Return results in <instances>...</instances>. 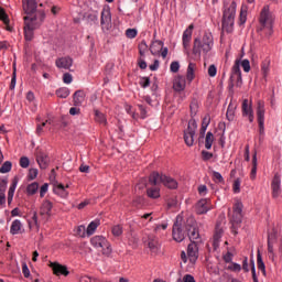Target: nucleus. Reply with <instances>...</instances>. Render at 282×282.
I'll list each match as a JSON object with an SVG mask.
<instances>
[{
  "instance_id": "47",
  "label": "nucleus",
  "mask_w": 282,
  "mask_h": 282,
  "mask_svg": "<svg viewBox=\"0 0 282 282\" xmlns=\"http://www.w3.org/2000/svg\"><path fill=\"white\" fill-rule=\"evenodd\" d=\"M189 109L192 118L197 116V110L199 109V105L197 104V101H192L189 105Z\"/></svg>"
},
{
  "instance_id": "9",
  "label": "nucleus",
  "mask_w": 282,
  "mask_h": 282,
  "mask_svg": "<svg viewBox=\"0 0 282 282\" xmlns=\"http://www.w3.org/2000/svg\"><path fill=\"white\" fill-rule=\"evenodd\" d=\"M281 243V240L278 238L276 229H271L268 234V253L269 258L274 261L276 259V253H274V246H279Z\"/></svg>"
},
{
  "instance_id": "5",
  "label": "nucleus",
  "mask_w": 282,
  "mask_h": 282,
  "mask_svg": "<svg viewBox=\"0 0 282 282\" xmlns=\"http://www.w3.org/2000/svg\"><path fill=\"white\" fill-rule=\"evenodd\" d=\"M260 25L258 26V32H264L267 36H272V24L274 23V18L270 13V7L265 6L260 13Z\"/></svg>"
},
{
  "instance_id": "49",
  "label": "nucleus",
  "mask_w": 282,
  "mask_h": 282,
  "mask_svg": "<svg viewBox=\"0 0 282 282\" xmlns=\"http://www.w3.org/2000/svg\"><path fill=\"white\" fill-rule=\"evenodd\" d=\"M213 180L216 182V184H221L224 183V176H221V173L219 172H213Z\"/></svg>"
},
{
  "instance_id": "51",
  "label": "nucleus",
  "mask_w": 282,
  "mask_h": 282,
  "mask_svg": "<svg viewBox=\"0 0 282 282\" xmlns=\"http://www.w3.org/2000/svg\"><path fill=\"white\" fill-rule=\"evenodd\" d=\"M263 76H268V73L270 72V61H264L261 66Z\"/></svg>"
},
{
  "instance_id": "37",
  "label": "nucleus",
  "mask_w": 282,
  "mask_h": 282,
  "mask_svg": "<svg viewBox=\"0 0 282 282\" xmlns=\"http://www.w3.org/2000/svg\"><path fill=\"white\" fill-rule=\"evenodd\" d=\"M246 21H248V8L241 7L240 15H239L240 25H243V23H246Z\"/></svg>"
},
{
  "instance_id": "8",
  "label": "nucleus",
  "mask_w": 282,
  "mask_h": 282,
  "mask_svg": "<svg viewBox=\"0 0 282 282\" xmlns=\"http://www.w3.org/2000/svg\"><path fill=\"white\" fill-rule=\"evenodd\" d=\"M90 243H91V246H94V248H101L102 254H105L106 257H109V254H111V252L113 251L111 249V243H109L107 241V238H105L102 236L93 237L90 239Z\"/></svg>"
},
{
  "instance_id": "60",
  "label": "nucleus",
  "mask_w": 282,
  "mask_h": 282,
  "mask_svg": "<svg viewBox=\"0 0 282 282\" xmlns=\"http://www.w3.org/2000/svg\"><path fill=\"white\" fill-rule=\"evenodd\" d=\"M142 204H144V198H142V196L134 198L133 206H135L137 208H141Z\"/></svg>"
},
{
  "instance_id": "23",
  "label": "nucleus",
  "mask_w": 282,
  "mask_h": 282,
  "mask_svg": "<svg viewBox=\"0 0 282 282\" xmlns=\"http://www.w3.org/2000/svg\"><path fill=\"white\" fill-rule=\"evenodd\" d=\"M148 248H150L151 254H158L160 252V242L158 241V237L149 236Z\"/></svg>"
},
{
  "instance_id": "13",
  "label": "nucleus",
  "mask_w": 282,
  "mask_h": 282,
  "mask_svg": "<svg viewBox=\"0 0 282 282\" xmlns=\"http://www.w3.org/2000/svg\"><path fill=\"white\" fill-rule=\"evenodd\" d=\"M208 210H213V204L208 198H202L196 203V213L197 215H206Z\"/></svg>"
},
{
  "instance_id": "28",
  "label": "nucleus",
  "mask_w": 282,
  "mask_h": 282,
  "mask_svg": "<svg viewBox=\"0 0 282 282\" xmlns=\"http://www.w3.org/2000/svg\"><path fill=\"white\" fill-rule=\"evenodd\" d=\"M19 184V177H14L12 180V184L9 187V192H8V203L11 204L12 199L14 198V192L17 191V185Z\"/></svg>"
},
{
  "instance_id": "64",
  "label": "nucleus",
  "mask_w": 282,
  "mask_h": 282,
  "mask_svg": "<svg viewBox=\"0 0 282 282\" xmlns=\"http://www.w3.org/2000/svg\"><path fill=\"white\" fill-rule=\"evenodd\" d=\"M183 282H196V281H195V278H194L193 275H191V274H185V275L183 276Z\"/></svg>"
},
{
  "instance_id": "26",
  "label": "nucleus",
  "mask_w": 282,
  "mask_h": 282,
  "mask_svg": "<svg viewBox=\"0 0 282 282\" xmlns=\"http://www.w3.org/2000/svg\"><path fill=\"white\" fill-rule=\"evenodd\" d=\"M73 102L75 107H80L85 102V91L76 90L73 95Z\"/></svg>"
},
{
  "instance_id": "18",
  "label": "nucleus",
  "mask_w": 282,
  "mask_h": 282,
  "mask_svg": "<svg viewBox=\"0 0 282 282\" xmlns=\"http://www.w3.org/2000/svg\"><path fill=\"white\" fill-rule=\"evenodd\" d=\"M50 268H52L53 274H55V276H69V270H67L66 265H63L58 262H51Z\"/></svg>"
},
{
  "instance_id": "41",
  "label": "nucleus",
  "mask_w": 282,
  "mask_h": 282,
  "mask_svg": "<svg viewBox=\"0 0 282 282\" xmlns=\"http://www.w3.org/2000/svg\"><path fill=\"white\" fill-rule=\"evenodd\" d=\"M57 98H67L69 96V88L62 87L55 91Z\"/></svg>"
},
{
  "instance_id": "34",
  "label": "nucleus",
  "mask_w": 282,
  "mask_h": 282,
  "mask_svg": "<svg viewBox=\"0 0 282 282\" xmlns=\"http://www.w3.org/2000/svg\"><path fill=\"white\" fill-rule=\"evenodd\" d=\"M235 109H237V106L230 102L226 113V118L229 122H232V120H235Z\"/></svg>"
},
{
  "instance_id": "29",
  "label": "nucleus",
  "mask_w": 282,
  "mask_h": 282,
  "mask_svg": "<svg viewBox=\"0 0 282 282\" xmlns=\"http://www.w3.org/2000/svg\"><path fill=\"white\" fill-rule=\"evenodd\" d=\"M164 47V42L156 40L152 42V45L150 46V52L153 55L160 54L162 52V48Z\"/></svg>"
},
{
  "instance_id": "44",
  "label": "nucleus",
  "mask_w": 282,
  "mask_h": 282,
  "mask_svg": "<svg viewBox=\"0 0 282 282\" xmlns=\"http://www.w3.org/2000/svg\"><path fill=\"white\" fill-rule=\"evenodd\" d=\"M12 171V162L6 161L0 167V173H10Z\"/></svg>"
},
{
  "instance_id": "59",
  "label": "nucleus",
  "mask_w": 282,
  "mask_h": 282,
  "mask_svg": "<svg viewBox=\"0 0 282 282\" xmlns=\"http://www.w3.org/2000/svg\"><path fill=\"white\" fill-rule=\"evenodd\" d=\"M213 158V153L208 152L206 150L202 151V159L204 160V162H208V160H212Z\"/></svg>"
},
{
  "instance_id": "31",
  "label": "nucleus",
  "mask_w": 282,
  "mask_h": 282,
  "mask_svg": "<svg viewBox=\"0 0 282 282\" xmlns=\"http://www.w3.org/2000/svg\"><path fill=\"white\" fill-rule=\"evenodd\" d=\"M98 226H100V220L91 221L86 229L87 237H91V235L96 232V229L98 228Z\"/></svg>"
},
{
  "instance_id": "36",
  "label": "nucleus",
  "mask_w": 282,
  "mask_h": 282,
  "mask_svg": "<svg viewBox=\"0 0 282 282\" xmlns=\"http://www.w3.org/2000/svg\"><path fill=\"white\" fill-rule=\"evenodd\" d=\"M148 193V197H150L151 199H158V197H160V188L158 187H150L147 191Z\"/></svg>"
},
{
  "instance_id": "63",
  "label": "nucleus",
  "mask_w": 282,
  "mask_h": 282,
  "mask_svg": "<svg viewBox=\"0 0 282 282\" xmlns=\"http://www.w3.org/2000/svg\"><path fill=\"white\" fill-rule=\"evenodd\" d=\"M241 67H242L243 72H246V73L250 72V61L243 59L241 62Z\"/></svg>"
},
{
  "instance_id": "55",
  "label": "nucleus",
  "mask_w": 282,
  "mask_h": 282,
  "mask_svg": "<svg viewBox=\"0 0 282 282\" xmlns=\"http://www.w3.org/2000/svg\"><path fill=\"white\" fill-rule=\"evenodd\" d=\"M8 188V180L3 178L0 181V194L6 195Z\"/></svg>"
},
{
  "instance_id": "50",
  "label": "nucleus",
  "mask_w": 282,
  "mask_h": 282,
  "mask_svg": "<svg viewBox=\"0 0 282 282\" xmlns=\"http://www.w3.org/2000/svg\"><path fill=\"white\" fill-rule=\"evenodd\" d=\"M232 188H234V193H241V178H236L234 181Z\"/></svg>"
},
{
  "instance_id": "58",
  "label": "nucleus",
  "mask_w": 282,
  "mask_h": 282,
  "mask_svg": "<svg viewBox=\"0 0 282 282\" xmlns=\"http://www.w3.org/2000/svg\"><path fill=\"white\" fill-rule=\"evenodd\" d=\"M20 166L22 169H28V166H30V159H28V156H22L20 159Z\"/></svg>"
},
{
  "instance_id": "24",
  "label": "nucleus",
  "mask_w": 282,
  "mask_h": 282,
  "mask_svg": "<svg viewBox=\"0 0 282 282\" xmlns=\"http://www.w3.org/2000/svg\"><path fill=\"white\" fill-rule=\"evenodd\" d=\"M52 208H54V204L50 202L48 199L43 200L41 207H40V215L43 217L46 215V217H52Z\"/></svg>"
},
{
  "instance_id": "2",
  "label": "nucleus",
  "mask_w": 282,
  "mask_h": 282,
  "mask_svg": "<svg viewBox=\"0 0 282 282\" xmlns=\"http://www.w3.org/2000/svg\"><path fill=\"white\" fill-rule=\"evenodd\" d=\"M24 17V37L26 41L34 39V30H39L45 21L44 11H35V13H26Z\"/></svg>"
},
{
  "instance_id": "11",
  "label": "nucleus",
  "mask_w": 282,
  "mask_h": 282,
  "mask_svg": "<svg viewBox=\"0 0 282 282\" xmlns=\"http://www.w3.org/2000/svg\"><path fill=\"white\" fill-rule=\"evenodd\" d=\"M195 131H197V121L192 118L188 121L187 129L184 131V140L187 147H193L195 143Z\"/></svg>"
},
{
  "instance_id": "14",
  "label": "nucleus",
  "mask_w": 282,
  "mask_h": 282,
  "mask_svg": "<svg viewBox=\"0 0 282 282\" xmlns=\"http://www.w3.org/2000/svg\"><path fill=\"white\" fill-rule=\"evenodd\" d=\"M241 110L243 118H248L249 122H254V110H252V104L248 99H243Z\"/></svg>"
},
{
  "instance_id": "32",
  "label": "nucleus",
  "mask_w": 282,
  "mask_h": 282,
  "mask_svg": "<svg viewBox=\"0 0 282 282\" xmlns=\"http://www.w3.org/2000/svg\"><path fill=\"white\" fill-rule=\"evenodd\" d=\"M95 113V122L98 124H107V117L105 113L100 112V110H94Z\"/></svg>"
},
{
  "instance_id": "52",
  "label": "nucleus",
  "mask_w": 282,
  "mask_h": 282,
  "mask_svg": "<svg viewBox=\"0 0 282 282\" xmlns=\"http://www.w3.org/2000/svg\"><path fill=\"white\" fill-rule=\"evenodd\" d=\"M126 36L127 39H135V36H138V30L135 29L126 30Z\"/></svg>"
},
{
  "instance_id": "38",
  "label": "nucleus",
  "mask_w": 282,
  "mask_h": 282,
  "mask_svg": "<svg viewBox=\"0 0 282 282\" xmlns=\"http://www.w3.org/2000/svg\"><path fill=\"white\" fill-rule=\"evenodd\" d=\"M250 177L251 180H256L257 177V151H254L252 156V169H251Z\"/></svg>"
},
{
  "instance_id": "53",
  "label": "nucleus",
  "mask_w": 282,
  "mask_h": 282,
  "mask_svg": "<svg viewBox=\"0 0 282 282\" xmlns=\"http://www.w3.org/2000/svg\"><path fill=\"white\" fill-rule=\"evenodd\" d=\"M173 208H177V198L167 199V210H171Z\"/></svg>"
},
{
  "instance_id": "48",
  "label": "nucleus",
  "mask_w": 282,
  "mask_h": 282,
  "mask_svg": "<svg viewBox=\"0 0 282 282\" xmlns=\"http://www.w3.org/2000/svg\"><path fill=\"white\" fill-rule=\"evenodd\" d=\"M76 235H78V237H82V238L87 237V229L85 228L84 225H80L77 227Z\"/></svg>"
},
{
  "instance_id": "39",
  "label": "nucleus",
  "mask_w": 282,
  "mask_h": 282,
  "mask_svg": "<svg viewBox=\"0 0 282 282\" xmlns=\"http://www.w3.org/2000/svg\"><path fill=\"white\" fill-rule=\"evenodd\" d=\"M39 192V183L34 182L28 185L26 193L28 195H36Z\"/></svg>"
},
{
  "instance_id": "6",
  "label": "nucleus",
  "mask_w": 282,
  "mask_h": 282,
  "mask_svg": "<svg viewBox=\"0 0 282 282\" xmlns=\"http://www.w3.org/2000/svg\"><path fill=\"white\" fill-rule=\"evenodd\" d=\"M149 182L150 184H152V186H160V184H163V186H166V188H172V189L177 188V181L164 174H160L158 172H153L150 175Z\"/></svg>"
},
{
  "instance_id": "20",
  "label": "nucleus",
  "mask_w": 282,
  "mask_h": 282,
  "mask_svg": "<svg viewBox=\"0 0 282 282\" xmlns=\"http://www.w3.org/2000/svg\"><path fill=\"white\" fill-rule=\"evenodd\" d=\"M100 23L102 30H109L111 28V11L109 9H104L101 11Z\"/></svg>"
},
{
  "instance_id": "62",
  "label": "nucleus",
  "mask_w": 282,
  "mask_h": 282,
  "mask_svg": "<svg viewBox=\"0 0 282 282\" xmlns=\"http://www.w3.org/2000/svg\"><path fill=\"white\" fill-rule=\"evenodd\" d=\"M140 85L143 87V89H147V87L151 85V79L149 77H142Z\"/></svg>"
},
{
  "instance_id": "25",
  "label": "nucleus",
  "mask_w": 282,
  "mask_h": 282,
  "mask_svg": "<svg viewBox=\"0 0 282 282\" xmlns=\"http://www.w3.org/2000/svg\"><path fill=\"white\" fill-rule=\"evenodd\" d=\"M193 39V24L188 26L183 33V46L184 48H188L191 45V41Z\"/></svg>"
},
{
  "instance_id": "27",
  "label": "nucleus",
  "mask_w": 282,
  "mask_h": 282,
  "mask_svg": "<svg viewBox=\"0 0 282 282\" xmlns=\"http://www.w3.org/2000/svg\"><path fill=\"white\" fill-rule=\"evenodd\" d=\"M196 69H197V64L191 62L187 66V72H186V80H188V83H193V80H195Z\"/></svg>"
},
{
  "instance_id": "43",
  "label": "nucleus",
  "mask_w": 282,
  "mask_h": 282,
  "mask_svg": "<svg viewBox=\"0 0 282 282\" xmlns=\"http://www.w3.org/2000/svg\"><path fill=\"white\" fill-rule=\"evenodd\" d=\"M0 21L4 23V25L10 24V19L8 18V13H6V9L0 7Z\"/></svg>"
},
{
  "instance_id": "22",
  "label": "nucleus",
  "mask_w": 282,
  "mask_h": 282,
  "mask_svg": "<svg viewBox=\"0 0 282 282\" xmlns=\"http://www.w3.org/2000/svg\"><path fill=\"white\" fill-rule=\"evenodd\" d=\"M174 91H184L186 89V77L178 75L174 78L173 83Z\"/></svg>"
},
{
  "instance_id": "45",
  "label": "nucleus",
  "mask_w": 282,
  "mask_h": 282,
  "mask_svg": "<svg viewBox=\"0 0 282 282\" xmlns=\"http://www.w3.org/2000/svg\"><path fill=\"white\" fill-rule=\"evenodd\" d=\"M123 232V229L121 227V225H115L111 228V234L113 235V237H120Z\"/></svg>"
},
{
  "instance_id": "3",
  "label": "nucleus",
  "mask_w": 282,
  "mask_h": 282,
  "mask_svg": "<svg viewBox=\"0 0 282 282\" xmlns=\"http://www.w3.org/2000/svg\"><path fill=\"white\" fill-rule=\"evenodd\" d=\"M214 40L213 33L205 32L202 37H196L194 40L193 54L194 56H202L203 54H208L213 50Z\"/></svg>"
},
{
  "instance_id": "19",
  "label": "nucleus",
  "mask_w": 282,
  "mask_h": 282,
  "mask_svg": "<svg viewBox=\"0 0 282 282\" xmlns=\"http://www.w3.org/2000/svg\"><path fill=\"white\" fill-rule=\"evenodd\" d=\"M36 162L40 169L45 170L47 169V166H50V155H47V153H45L44 151L39 150L36 152Z\"/></svg>"
},
{
  "instance_id": "16",
  "label": "nucleus",
  "mask_w": 282,
  "mask_h": 282,
  "mask_svg": "<svg viewBox=\"0 0 282 282\" xmlns=\"http://www.w3.org/2000/svg\"><path fill=\"white\" fill-rule=\"evenodd\" d=\"M271 191L273 199H278L281 197V175L275 174L272 182H271Z\"/></svg>"
},
{
  "instance_id": "30",
  "label": "nucleus",
  "mask_w": 282,
  "mask_h": 282,
  "mask_svg": "<svg viewBox=\"0 0 282 282\" xmlns=\"http://www.w3.org/2000/svg\"><path fill=\"white\" fill-rule=\"evenodd\" d=\"M21 228H23L21 220L19 219L13 220L10 228L11 235H19V232H21Z\"/></svg>"
},
{
  "instance_id": "56",
  "label": "nucleus",
  "mask_w": 282,
  "mask_h": 282,
  "mask_svg": "<svg viewBox=\"0 0 282 282\" xmlns=\"http://www.w3.org/2000/svg\"><path fill=\"white\" fill-rule=\"evenodd\" d=\"M228 270H231V272H241V264L237 262H232L229 267Z\"/></svg>"
},
{
  "instance_id": "54",
  "label": "nucleus",
  "mask_w": 282,
  "mask_h": 282,
  "mask_svg": "<svg viewBox=\"0 0 282 282\" xmlns=\"http://www.w3.org/2000/svg\"><path fill=\"white\" fill-rule=\"evenodd\" d=\"M126 111L133 118V120H138V113L133 111V107H131L130 105H126Z\"/></svg>"
},
{
  "instance_id": "7",
  "label": "nucleus",
  "mask_w": 282,
  "mask_h": 282,
  "mask_svg": "<svg viewBox=\"0 0 282 282\" xmlns=\"http://www.w3.org/2000/svg\"><path fill=\"white\" fill-rule=\"evenodd\" d=\"M243 210V204L237 202L234 205V214L230 218L231 224V232L232 235H238L239 228H241V219H243V215L241 214Z\"/></svg>"
},
{
  "instance_id": "4",
  "label": "nucleus",
  "mask_w": 282,
  "mask_h": 282,
  "mask_svg": "<svg viewBox=\"0 0 282 282\" xmlns=\"http://www.w3.org/2000/svg\"><path fill=\"white\" fill-rule=\"evenodd\" d=\"M235 14H237V2L225 4L223 14V31L230 34L235 28Z\"/></svg>"
},
{
  "instance_id": "21",
  "label": "nucleus",
  "mask_w": 282,
  "mask_h": 282,
  "mask_svg": "<svg viewBox=\"0 0 282 282\" xmlns=\"http://www.w3.org/2000/svg\"><path fill=\"white\" fill-rule=\"evenodd\" d=\"M55 65L58 69H69L74 65V59L72 57H59L55 61Z\"/></svg>"
},
{
  "instance_id": "46",
  "label": "nucleus",
  "mask_w": 282,
  "mask_h": 282,
  "mask_svg": "<svg viewBox=\"0 0 282 282\" xmlns=\"http://www.w3.org/2000/svg\"><path fill=\"white\" fill-rule=\"evenodd\" d=\"M138 107H139V111L142 120L149 118V109L145 106L140 104L138 105Z\"/></svg>"
},
{
  "instance_id": "40",
  "label": "nucleus",
  "mask_w": 282,
  "mask_h": 282,
  "mask_svg": "<svg viewBox=\"0 0 282 282\" xmlns=\"http://www.w3.org/2000/svg\"><path fill=\"white\" fill-rule=\"evenodd\" d=\"M257 265H258V270H261V272L265 274V263H263V258H261L260 251H258V254H257Z\"/></svg>"
},
{
  "instance_id": "17",
  "label": "nucleus",
  "mask_w": 282,
  "mask_h": 282,
  "mask_svg": "<svg viewBox=\"0 0 282 282\" xmlns=\"http://www.w3.org/2000/svg\"><path fill=\"white\" fill-rule=\"evenodd\" d=\"M39 0H22V6L25 14H36V12H43V10H36Z\"/></svg>"
},
{
  "instance_id": "57",
  "label": "nucleus",
  "mask_w": 282,
  "mask_h": 282,
  "mask_svg": "<svg viewBox=\"0 0 282 282\" xmlns=\"http://www.w3.org/2000/svg\"><path fill=\"white\" fill-rule=\"evenodd\" d=\"M170 70L173 74H177L180 72V62H172L170 65Z\"/></svg>"
},
{
  "instance_id": "35",
  "label": "nucleus",
  "mask_w": 282,
  "mask_h": 282,
  "mask_svg": "<svg viewBox=\"0 0 282 282\" xmlns=\"http://www.w3.org/2000/svg\"><path fill=\"white\" fill-rule=\"evenodd\" d=\"M215 142V135L213 132H207L205 137V149L210 150L213 149V143Z\"/></svg>"
},
{
  "instance_id": "1",
  "label": "nucleus",
  "mask_w": 282,
  "mask_h": 282,
  "mask_svg": "<svg viewBox=\"0 0 282 282\" xmlns=\"http://www.w3.org/2000/svg\"><path fill=\"white\" fill-rule=\"evenodd\" d=\"M172 237L178 243L186 237H188L189 241H197L199 239V228L195 218L189 217L184 221L182 216H177L173 225Z\"/></svg>"
},
{
  "instance_id": "61",
  "label": "nucleus",
  "mask_w": 282,
  "mask_h": 282,
  "mask_svg": "<svg viewBox=\"0 0 282 282\" xmlns=\"http://www.w3.org/2000/svg\"><path fill=\"white\" fill-rule=\"evenodd\" d=\"M63 80H64L65 85H70V83L74 80V78L72 77V74L65 73L63 75Z\"/></svg>"
},
{
  "instance_id": "15",
  "label": "nucleus",
  "mask_w": 282,
  "mask_h": 282,
  "mask_svg": "<svg viewBox=\"0 0 282 282\" xmlns=\"http://www.w3.org/2000/svg\"><path fill=\"white\" fill-rule=\"evenodd\" d=\"M192 243L187 246V257L191 263H196L197 259H199V248L197 247V242L195 240H191Z\"/></svg>"
},
{
  "instance_id": "33",
  "label": "nucleus",
  "mask_w": 282,
  "mask_h": 282,
  "mask_svg": "<svg viewBox=\"0 0 282 282\" xmlns=\"http://www.w3.org/2000/svg\"><path fill=\"white\" fill-rule=\"evenodd\" d=\"M54 194L58 195L59 197H67V195H69V192H67V189L65 188V185L58 184L54 188Z\"/></svg>"
},
{
  "instance_id": "42",
  "label": "nucleus",
  "mask_w": 282,
  "mask_h": 282,
  "mask_svg": "<svg viewBox=\"0 0 282 282\" xmlns=\"http://www.w3.org/2000/svg\"><path fill=\"white\" fill-rule=\"evenodd\" d=\"M221 235H224V229L221 228V226L219 224H217L216 228H215V234H214L215 243H217V241H219V238L221 237Z\"/></svg>"
},
{
  "instance_id": "10",
  "label": "nucleus",
  "mask_w": 282,
  "mask_h": 282,
  "mask_svg": "<svg viewBox=\"0 0 282 282\" xmlns=\"http://www.w3.org/2000/svg\"><path fill=\"white\" fill-rule=\"evenodd\" d=\"M257 120L260 135H265V102L261 100L257 105Z\"/></svg>"
},
{
  "instance_id": "12",
  "label": "nucleus",
  "mask_w": 282,
  "mask_h": 282,
  "mask_svg": "<svg viewBox=\"0 0 282 282\" xmlns=\"http://www.w3.org/2000/svg\"><path fill=\"white\" fill-rule=\"evenodd\" d=\"M241 63L239 62V59H237L231 68V76H230V87H235V83H236V87H239L241 85Z\"/></svg>"
}]
</instances>
